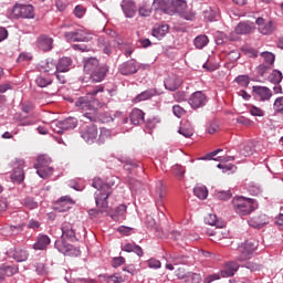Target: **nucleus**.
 Returning <instances> with one entry per match:
<instances>
[{
  "mask_svg": "<svg viewBox=\"0 0 283 283\" xmlns=\"http://www.w3.org/2000/svg\"><path fill=\"white\" fill-rule=\"evenodd\" d=\"M103 92H105V86L97 85L88 91L86 95L78 97L75 102V107L80 112H85L84 116L91 120V123H96L98 120V108H96L98 99L94 96H98V94H103Z\"/></svg>",
  "mask_w": 283,
  "mask_h": 283,
  "instance_id": "1",
  "label": "nucleus"
},
{
  "mask_svg": "<svg viewBox=\"0 0 283 283\" xmlns=\"http://www.w3.org/2000/svg\"><path fill=\"white\" fill-rule=\"evenodd\" d=\"M114 185H116V182H104L103 179L98 177L93 179L92 187H94V189H97L94 193L97 210H90V216H94V213H109V202H107V199L109 198V196H112V187H114Z\"/></svg>",
  "mask_w": 283,
  "mask_h": 283,
  "instance_id": "2",
  "label": "nucleus"
},
{
  "mask_svg": "<svg viewBox=\"0 0 283 283\" xmlns=\"http://www.w3.org/2000/svg\"><path fill=\"white\" fill-rule=\"evenodd\" d=\"M62 241H55L54 247L57 249L60 253H63V255H73L78 256L81 255V250L75 248L74 245L65 242V240H69V242H76V228H74V224L64 221L61 226Z\"/></svg>",
  "mask_w": 283,
  "mask_h": 283,
  "instance_id": "3",
  "label": "nucleus"
},
{
  "mask_svg": "<svg viewBox=\"0 0 283 283\" xmlns=\"http://www.w3.org/2000/svg\"><path fill=\"white\" fill-rule=\"evenodd\" d=\"M232 207L234 213L238 216H250L253 210L258 208V203L254 199H247L244 197H235L232 200Z\"/></svg>",
  "mask_w": 283,
  "mask_h": 283,
  "instance_id": "4",
  "label": "nucleus"
},
{
  "mask_svg": "<svg viewBox=\"0 0 283 283\" xmlns=\"http://www.w3.org/2000/svg\"><path fill=\"white\" fill-rule=\"evenodd\" d=\"M52 165V158L48 155H40L36 158V163L34 164V168L36 169V174L43 180L50 178L54 174V168Z\"/></svg>",
  "mask_w": 283,
  "mask_h": 283,
  "instance_id": "5",
  "label": "nucleus"
},
{
  "mask_svg": "<svg viewBox=\"0 0 283 283\" xmlns=\"http://www.w3.org/2000/svg\"><path fill=\"white\" fill-rule=\"evenodd\" d=\"M80 135L87 145H94L98 140V126L85 123L80 128Z\"/></svg>",
  "mask_w": 283,
  "mask_h": 283,
  "instance_id": "6",
  "label": "nucleus"
},
{
  "mask_svg": "<svg viewBox=\"0 0 283 283\" xmlns=\"http://www.w3.org/2000/svg\"><path fill=\"white\" fill-rule=\"evenodd\" d=\"M258 244L259 242L255 239L245 241L240 248V254L237 256L238 262H247V260H251L253 253L258 251Z\"/></svg>",
  "mask_w": 283,
  "mask_h": 283,
  "instance_id": "7",
  "label": "nucleus"
},
{
  "mask_svg": "<svg viewBox=\"0 0 283 283\" xmlns=\"http://www.w3.org/2000/svg\"><path fill=\"white\" fill-rule=\"evenodd\" d=\"M11 15L13 19H34V6L15 3L12 8Z\"/></svg>",
  "mask_w": 283,
  "mask_h": 283,
  "instance_id": "8",
  "label": "nucleus"
},
{
  "mask_svg": "<svg viewBox=\"0 0 283 283\" xmlns=\"http://www.w3.org/2000/svg\"><path fill=\"white\" fill-rule=\"evenodd\" d=\"M78 126V119L76 117H67L64 120L53 122L51 124V129L55 134H63L64 132H70V129H76Z\"/></svg>",
  "mask_w": 283,
  "mask_h": 283,
  "instance_id": "9",
  "label": "nucleus"
},
{
  "mask_svg": "<svg viewBox=\"0 0 283 283\" xmlns=\"http://www.w3.org/2000/svg\"><path fill=\"white\" fill-rule=\"evenodd\" d=\"M255 23L258 25V30L260 34H263L264 36H270V34H273L277 30V23L273 20H265L264 18H258L255 20Z\"/></svg>",
  "mask_w": 283,
  "mask_h": 283,
  "instance_id": "10",
  "label": "nucleus"
},
{
  "mask_svg": "<svg viewBox=\"0 0 283 283\" xmlns=\"http://www.w3.org/2000/svg\"><path fill=\"white\" fill-rule=\"evenodd\" d=\"M13 172L11 174L12 182H18L21 185L23 180H25V172L23 171V167H25V160L15 159L12 164Z\"/></svg>",
  "mask_w": 283,
  "mask_h": 283,
  "instance_id": "11",
  "label": "nucleus"
},
{
  "mask_svg": "<svg viewBox=\"0 0 283 283\" xmlns=\"http://www.w3.org/2000/svg\"><path fill=\"white\" fill-rule=\"evenodd\" d=\"M188 104L192 109H200L207 105V95L202 91H197L190 95Z\"/></svg>",
  "mask_w": 283,
  "mask_h": 283,
  "instance_id": "12",
  "label": "nucleus"
},
{
  "mask_svg": "<svg viewBox=\"0 0 283 283\" xmlns=\"http://www.w3.org/2000/svg\"><path fill=\"white\" fill-rule=\"evenodd\" d=\"M253 96L256 101L261 103H266L270 98H273V91L266 86H253L252 87Z\"/></svg>",
  "mask_w": 283,
  "mask_h": 283,
  "instance_id": "13",
  "label": "nucleus"
},
{
  "mask_svg": "<svg viewBox=\"0 0 283 283\" xmlns=\"http://www.w3.org/2000/svg\"><path fill=\"white\" fill-rule=\"evenodd\" d=\"M138 70H140V64H138L136 60H128L118 67V72L123 76H132V74H136Z\"/></svg>",
  "mask_w": 283,
  "mask_h": 283,
  "instance_id": "14",
  "label": "nucleus"
},
{
  "mask_svg": "<svg viewBox=\"0 0 283 283\" xmlns=\"http://www.w3.org/2000/svg\"><path fill=\"white\" fill-rule=\"evenodd\" d=\"M115 41L118 40H109L108 38L99 36L97 38V45L104 54H107V56H109V54L114 52V46L118 48V44H116Z\"/></svg>",
  "mask_w": 283,
  "mask_h": 283,
  "instance_id": "15",
  "label": "nucleus"
},
{
  "mask_svg": "<svg viewBox=\"0 0 283 283\" xmlns=\"http://www.w3.org/2000/svg\"><path fill=\"white\" fill-rule=\"evenodd\" d=\"M107 72H109V66H107L106 64H99L96 71L90 74L91 81L93 83H101L102 81H105Z\"/></svg>",
  "mask_w": 283,
  "mask_h": 283,
  "instance_id": "16",
  "label": "nucleus"
},
{
  "mask_svg": "<svg viewBox=\"0 0 283 283\" xmlns=\"http://www.w3.org/2000/svg\"><path fill=\"white\" fill-rule=\"evenodd\" d=\"M164 85L168 92H176L182 85V80L176 74H170L164 81Z\"/></svg>",
  "mask_w": 283,
  "mask_h": 283,
  "instance_id": "17",
  "label": "nucleus"
},
{
  "mask_svg": "<svg viewBox=\"0 0 283 283\" xmlns=\"http://www.w3.org/2000/svg\"><path fill=\"white\" fill-rule=\"evenodd\" d=\"M177 13L181 19H185L186 21H193V19H196V11L189 9L187 2L185 1L180 2L179 7H177Z\"/></svg>",
  "mask_w": 283,
  "mask_h": 283,
  "instance_id": "18",
  "label": "nucleus"
},
{
  "mask_svg": "<svg viewBox=\"0 0 283 283\" xmlns=\"http://www.w3.org/2000/svg\"><path fill=\"white\" fill-rule=\"evenodd\" d=\"M122 10L128 19H132L136 14V3L132 0H123L120 3Z\"/></svg>",
  "mask_w": 283,
  "mask_h": 283,
  "instance_id": "19",
  "label": "nucleus"
},
{
  "mask_svg": "<svg viewBox=\"0 0 283 283\" xmlns=\"http://www.w3.org/2000/svg\"><path fill=\"white\" fill-rule=\"evenodd\" d=\"M54 45V40L48 35H40L38 38V48L42 50V52H50Z\"/></svg>",
  "mask_w": 283,
  "mask_h": 283,
  "instance_id": "20",
  "label": "nucleus"
},
{
  "mask_svg": "<svg viewBox=\"0 0 283 283\" xmlns=\"http://www.w3.org/2000/svg\"><path fill=\"white\" fill-rule=\"evenodd\" d=\"M177 277H179V280H184L187 283L202 282V277H200V274L193 273V272H188L187 274H185V273H181L180 269L177 272Z\"/></svg>",
  "mask_w": 283,
  "mask_h": 283,
  "instance_id": "21",
  "label": "nucleus"
},
{
  "mask_svg": "<svg viewBox=\"0 0 283 283\" xmlns=\"http://www.w3.org/2000/svg\"><path fill=\"white\" fill-rule=\"evenodd\" d=\"M38 70L42 73V74H54V72H56V63H54V61H42L39 63Z\"/></svg>",
  "mask_w": 283,
  "mask_h": 283,
  "instance_id": "22",
  "label": "nucleus"
},
{
  "mask_svg": "<svg viewBox=\"0 0 283 283\" xmlns=\"http://www.w3.org/2000/svg\"><path fill=\"white\" fill-rule=\"evenodd\" d=\"M51 242L50 237L46 234H39L35 243L33 244V249L34 251H45Z\"/></svg>",
  "mask_w": 283,
  "mask_h": 283,
  "instance_id": "23",
  "label": "nucleus"
},
{
  "mask_svg": "<svg viewBox=\"0 0 283 283\" xmlns=\"http://www.w3.org/2000/svg\"><path fill=\"white\" fill-rule=\"evenodd\" d=\"M240 269V264L234 261H230L226 264V268L223 271H221L222 277H233L235 273H238V270Z\"/></svg>",
  "mask_w": 283,
  "mask_h": 283,
  "instance_id": "24",
  "label": "nucleus"
},
{
  "mask_svg": "<svg viewBox=\"0 0 283 283\" xmlns=\"http://www.w3.org/2000/svg\"><path fill=\"white\" fill-rule=\"evenodd\" d=\"M169 33V25L168 24H157L153 28L151 35L155 36V39H165L167 34Z\"/></svg>",
  "mask_w": 283,
  "mask_h": 283,
  "instance_id": "25",
  "label": "nucleus"
},
{
  "mask_svg": "<svg viewBox=\"0 0 283 283\" xmlns=\"http://www.w3.org/2000/svg\"><path fill=\"white\" fill-rule=\"evenodd\" d=\"M129 118L132 125H143L145 123V112L140 111V108H134L130 112Z\"/></svg>",
  "mask_w": 283,
  "mask_h": 283,
  "instance_id": "26",
  "label": "nucleus"
},
{
  "mask_svg": "<svg viewBox=\"0 0 283 283\" xmlns=\"http://www.w3.org/2000/svg\"><path fill=\"white\" fill-rule=\"evenodd\" d=\"M249 224L253 229H262V227L269 224V217L266 214H260L249 220Z\"/></svg>",
  "mask_w": 283,
  "mask_h": 283,
  "instance_id": "27",
  "label": "nucleus"
},
{
  "mask_svg": "<svg viewBox=\"0 0 283 283\" xmlns=\"http://www.w3.org/2000/svg\"><path fill=\"white\" fill-rule=\"evenodd\" d=\"M101 63L96 57H87L84 60V72L86 74H92L94 71L98 69Z\"/></svg>",
  "mask_w": 283,
  "mask_h": 283,
  "instance_id": "28",
  "label": "nucleus"
},
{
  "mask_svg": "<svg viewBox=\"0 0 283 283\" xmlns=\"http://www.w3.org/2000/svg\"><path fill=\"white\" fill-rule=\"evenodd\" d=\"M146 227L150 231H154V233L157 235V238H165V234L163 233V230L160 229V226L156 223V220L151 217L146 218Z\"/></svg>",
  "mask_w": 283,
  "mask_h": 283,
  "instance_id": "29",
  "label": "nucleus"
},
{
  "mask_svg": "<svg viewBox=\"0 0 283 283\" xmlns=\"http://www.w3.org/2000/svg\"><path fill=\"white\" fill-rule=\"evenodd\" d=\"M220 151H222V148H219L217 150H213L212 153H209L208 155L202 157L201 160H223L224 163L235 160V157H233V156H227V157H223V158L222 157L216 158V156H218L220 154Z\"/></svg>",
  "mask_w": 283,
  "mask_h": 283,
  "instance_id": "30",
  "label": "nucleus"
},
{
  "mask_svg": "<svg viewBox=\"0 0 283 283\" xmlns=\"http://www.w3.org/2000/svg\"><path fill=\"white\" fill-rule=\"evenodd\" d=\"M52 74L41 73L35 78V85L38 87H48V85H52Z\"/></svg>",
  "mask_w": 283,
  "mask_h": 283,
  "instance_id": "31",
  "label": "nucleus"
},
{
  "mask_svg": "<svg viewBox=\"0 0 283 283\" xmlns=\"http://www.w3.org/2000/svg\"><path fill=\"white\" fill-rule=\"evenodd\" d=\"M203 18L206 21L212 22L220 19V9L218 8H208L203 11Z\"/></svg>",
  "mask_w": 283,
  "mask_h": 283,
  "instance_id": "32",
  "label": "nucleus"
},
{
  "mask_svg": "<svg viewBox=\"0 0 283 283\" xmlns=\"http://www.w3.org/2000/svg\"><path fill=\"white\" fill-rule=\"evenodd\" d=\"M205 222L210 227H217V229H222L224 227V221L218 219V216L213 213H210L207 217H205Z\"/></svg>",
  "mask_w": 283,
  "mask_h": 283,
  "instance_id": "33",
  "label": "nucleus"
},
{
  "mask_svg": "<svg viewBox=\"0 0 283 283\" xmlns=\"http://www.w3.org/2000/svg\"><path fill=\"white\" fill-rule=\"evenodd\" d=\"M122 249L123 251H126V253H136L138 258H143V255H145V252H143V248H140V245H137L136 243H126Z\"/></svg>",
  "mask_w": 283,
  "mask_h": 283,
  "instance_id": "34",
  "label": "nucleus"
},
{
  "mask_svg": "<svg viewBox=\"0 0 283 283\" xmlns=\"http://www.w3.org/2000/svg\"><path fill=\"white\" fill-rule=\"evenodd\" d=\"M70 65H72V59L70 57H61L55 64L56 72H70Z\"/></svg>",
  "mask_w": 283,
  "mask_h": 283,
  "instance_id": "35",
  "label": "nucleus"
},
{
  "mask_svg": "<svg viewBox=\"0 0 283 283\" xmlns=\"http://www.w3.org/2000/svg\"><path fill=\"white\" fill-rule=\"evenodd\" d=\"M156 88H149L147 91L142 92L134 98V103H140L143 101H149V98L156 96Z\"/></svg>",
  "mask_w": 283,
  "mask_h": 283,
  "instance_id": "36",
  "label": "nucleus"
},
{
  "mask_svg": "<svg viewBox=\"0 0 283 283\" xmlns=\"http://www.w3.org/2000/svg\"><path fill=\"white\" fill-rule=\"evenodd\" d=\"M235 34H251L253 32V24H249L248 22H240L235 29Z\"/></svg>",
  "mask_w": 283,
  "mask_h": 283,
  "instance_id": "37",
  "label": "nucleus"
},
{
  "mask_svg": "<svg viewBox=\"0 0 283 283\" xmlns=\"http://www.w3.org/2000/svg\"><path fill=\"white\" fill-rule=\"evenodd\" d=\"M177 264H185V256H170L167 259L166 269L168 271H174V266Z\"/></svg>",
  "mask_w": 283,
  "mask_h": 283,
  "instance_id": "38",
  "label": "nucleus"
},
{
  "mask_svg": "<svg viewBox=\"0 0 283 283\" xmlns=\"http://www.w3.org/2000/svg\"><path fill=\"white\" fill-rule=\"evenodd\" d=\"M0 271H2L3 279L12 277V275H15V273H19V266L17 265H3L0 268Z\"/></svg>",
  "mask_w": 283,
  "mask_h": 283,
  "instance_id": "39",
  "label": "nucleus"
},
{
  "mask_svg": "<svg viewBox=\"0 0 283 283\" xmlns=\"http://www.w3.org/2000/svg\"><path fill=\"white\" fill-rule=\"evenodd\" d=\"M57 205H60V207H63L60 209V211H69L70 205H74V200L70 196H64L57 200Z\"/></svg>",
  "mask_w": 283,
  "mask_h": 283,
  "instance_id": "40",
  "label": "nucleus"
},
{
  "mask_svg": "<svg viewBox=\"0 0 283 283\" xmlns=\"http://www.w3.org/2000/svg\"><path fill=\"white\" fill-rule=\"evenodd\" d=\"M127 212V207L125 205H119L115 209V213L111 216L113 220H125V213Z\"/></svg>",
  "mask_w": 283,
  "mask_h": 283,
  "instance_id": "41",
  "label": "nucleus"
},
{
  "mask_svg": "<svg viewBox=\"0 0 283 283\" xmlns=\"http://www.w3.org/2000/svg\"><path fill=\"white\" fill-rule=\"evenodd\" d=\"M261 59H263V65H268L270 67H273V64L275 63V54L265 51L260 54Z\"/></svg>",
  "mask_w": 283,
  "mask_h": 283,
  "instance_id": "42",
  "label": "nucleus"
},
{
  "mask_svg": "<svg viewBox=\"0 0 283 283\" xmlns=\"http://www.w3.org/2000/svg\"><path fill=\"white\" fill-rule=\"evenodd\" d=\"M118 49L124 52L125 56H132L134 54V49L128 43L123 42V40L115 41Z\"/></svg>",
  "mask_w": 283,
  "mask_h": 283,
  "instance_id": "43",
  "label": "nucleus"
},
{
  "mask_svg": "<svg viewBox=\"0 0 283 283\" xmlns=\"http://www.w3.org/2000/svg\"><path fill=\"white\" fill-rule=\"evenodd\" d=\"M112 138V130L107 128H101L99 135L97 136V145H104L106 140Z\"/></svg>",
  "mask_w": 283,
  "mask_h": 283,
  "instance_id": "44",
  "label": "nucleus"
},
{
  "mask_svg": "<svg viewBox=\"0 0 283 283\" xmlns=\"http://www.w3.org/2000/svg\"><path fill=\"white\" fill-rule=\"evenodd\" d=\"M193 193L199 200H207V197L209 196V190H207V187L205 186H196L193 188Z\"/></svg>",
  "mask_w": 283,
  "mask_h": 283,
  "instance_id": "45",
  "label": "nucleus"
},
{
  "mask_svg": "<svg viewBox=\"0 0 283 283\" xmlns=\"http://www.w3.org/2000/svg\"><path fill=\"white\" fill-rule=\"evenodd\" d=\"M92 41V34L85 31H75L74 43L76 42H90Z\"/></svg>",
  "mask_w": 283,
  "mask_h": 283,
  "instance_id": "46",
  "label": "nucleus"
},
{
  "mask_svg": "<svg viewBox=\"0 0 283 283\" xmlns=\"http://www.w3.org/2000/svg\"><path fill=\"white\" fill-rule=\"evenodd\" d=\"M283 75L280 71L273 70L272 73L269 75L268 81L273 83V85H280L282 83Z\"/></svg>",
  "mask_w": 283,
  "mask_h": 283,
  "instance_id": "47",
  "label": "nucleus"
},
{
  "mask_svg": "<svg viewBox=\"0 0 283 283\" xmlns=\"http://www.w3.org/2000/svg\"><path fill=\"white\" fill-rule=\"evenodd\" d=\"M193 43L197 50H202V48H207V45H209V38L207 35H198Z\"/></svg>",
  "mask_w": 283,
  "mask_h": 283,
  "instance_id": "48",
  "label": "nucleus"
},
{
  "mask_svg": "<svg viewBox=\"0 0 283 283\" xmlns=\"http://www.w3.org/2000/svg\"><path fill=\"white\" fill-rule=\"evenodd\" d=\"M12 258L15 262H25L28 260V251L25 250H14L12 252Z\"/></svg>",
  "mask_w": 283,
  "mask_h": 283,
  "instance_id": "49",
  "label": "nucleus"
},
{
  "mask_svg": "<svg viewBox=\"0 0 283 283\" xmlns=\"http://www.w3.org/2000/svg\"><path fill=\"white\" fill-rule=\"evenodd\" d=\"M234 83L240 85V87H249V83H251V77H249V75H239L234 78Z\"/></svg>",
  "mask_w": 283,
  "mask_h": 283,
  "instance_id": "50",
  "label": "nucleus"
},
{
  "mask_svg": "<svg viewBox=\"0 0 283 283\" xmlns=\"http://www.w3.org/2000/svg\"><path fill=\"white\" fill-rule=\"evenodd\" d=\"M185 167H182L181 165L176 164L175 166H172V174L179 179L182 180L185 178Z\"/></svg>",
  "mask_w": 283,
  "mask_h": 283,
  "instance_id": "51",
  "label": "nucleus"
},
{
  "mask_svg": "<svg viewBox=\"0 0 283 283\" xmlns=\"http://www.w3.org/2000/svg\"><path fill=\"white\" fill-rule=\"evenodd\" d=\"M138 12L139 17H151V7L149 4H142Z\"/></svg>",
  "mask_w": 283,
  "mask_h": 283,
  "instance_id": "52",
  "label": "nucleus"
},
{
  "mask_svg": "<svg viewBox=\"0 0 283 283\" xmlns=\"http://www.w3.org/2000/svg\"><path fill=\"white\" fill-rule=\"evenodd\" d=\"M214 242H220V240H227L229 238V232L227 230H219L213 233Z\"/></svg>",
  "mask_w": 283,
  "mask_h": 283,
  "instance_id": "53",
  "label": "nucleus"
},
{
  "mask_svg": "<svg viewBox=\"0 0 283 283\" xmlns=\"http://www.w3.org/2000/svg\"><path fill=\"white\" fill-rule=\"evenodd\" d=\"M172 97L176 103H184V101H187V93L185 91H177L172 94Z\"/></svg>",
  "mask_w": 283,
  "mask_h": 283,
  "instance_id": "54",
  "label": "nucleus"
},
{
  "mask_svg": "<svg viewBox=\"0 0 283 283\" xmlns=\"http://www.w3.org/2000/svg\"><path fill=\"white\" fill-rule=\"evenodd\" d=\"M23 205L27 209H36L39 207V202L34 201V199L30 197L24 199Z\"/></svg>",
  "mask_w": 283,
  "mask_h": 283,
  "instance_id": "55",
  "label": "nucleus"
},
{
  "mask_svg": "<svg viewBox=\"0 0 283 283\" xmlns=\"http://www.w3.org/2000/svg\"><path fill=\"white\" fill-rule=\"evenodd\" d=\"M244 268L248 269L249 271H251L252 273H255V271L262 270V265H260V263H255V262H247L244 264Z\"/></svg>",
  "mask_w": 283,
  "mask_h": 283,
  "instance_id": "56",
  "label": "nucleus"
},
{
  "mask_svg": "<svg viewBox=\"0 0 283 283\" xmlns=\"http://www.w3.org/2000/svg\"><path fill=\"white\" fill-rule=\"evenodd\" d=\"M87 12V9L85 7L77 4L74 9V14L77 19H83L85 17V13Z\"/></svg>",
  "mask_w": 283,
  "mask_h": 283,
  "instance_id": "57",
  "label": "nucleus"
},
{
  "mask_svg": "<svg viewBox=\"0 0 283 283\" xmlns=\"http://www.w3.org/2000/svg\"><path fill=\"white\" fill-rule=\"evenodd\" d=\"M172 114H175L177 118H182L185 114H187V111H185L180 105H175L172 106Z\"/></svg>",
  "mask_w": 283,
  "mask_h": 283,
  "instance_id": "58",
  "label": "nucleus"
},
{
  "mask_svg": "<svg viewBox=\"0 0 283 283\" xmlns=\"http://www.w3.org/2000/svg\"><path fill=\"white\" fill-rule=\"evenodd\" d=\"M118 233L122 235H132L134 233V228L126 227V226H120L117 228Z\"/></svg>",
  "mask_w": 283,
  "mask_h": 283,
  "instance_id": "59",
  "label": "nucleus"
},
{
  "mask_svg": "<svg viewBox=\"0 0 283 283\" xmlns=\"http://www.w3.org/2000/svg\"><path fill=\"white\" fill-rule=\"evenodd\" d=\"M270 69L271 66L262 63L256 67V74H259V76H264V74H266L270 71Z\"/></svg>",
  "mask_w": 283,
  "mask_h": 283,
  "instance_id": "60",
  "label": "nucleus"
},
{
  "mask_svg": "<svg viewBox=\"0 0 283 283\" xmlns=\"http://www.w3.org/2000/svg\"><path fill=\"white\" fill-rule=\"evenodd\" d=\"M274 112H277L279 114H281L283 112V96L277 97L274 101Z\"/></svg>",
  "mask_w": 283,
  "mask_h": 283,
  "instance_id": "61",
  "label": "nucleus"
},
{
  "mask_svg": "<svg viewBox=\"0 0 283 283\" xmlns=\"http://www.w3.org/2000/svg\"><path fill=\"white\" fill-rule=\"evenodd\" d=\"M105 281L107 283H123V282H125V279H123V276H118V275H109V276H106Z\"/></svg>",
  "mask_w": 283,
  "mask_h": 283,
  "instance_id": "62",
  "label": "nucleus"
},
{
  "mask_svg": "<svg viewBox=\"0 0 283 283\" xmlns=\"http://www.w3.org/2000/svg\"><path fill=\"white\" fill-rule=\"evenodd\" d=\"M250 114L251 116H264V111L258 106H251L250 107Z\"/></svg>",
  "mask_w": 283,
  "mask_h": 283,
  "instance_id": "63",
  "label": "nucleus"
},
{
  "mask_svg": "<svg viewBox=\"0 0 283 283\" xmlns=\"http://www.w3.org/2000/svg\"><path fill=\"white\" fill-rule=\"evenodd\" d=\"M147 262H148L149 269H160V266H163V263H160V260L155 258L149 259Z\"/></svg>",
  "mask_w": 283,
  "mask_h": 283,
  "instance_id": "64",
  "label": "nucleus"
}]
</instances>
